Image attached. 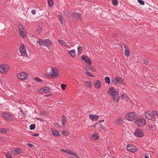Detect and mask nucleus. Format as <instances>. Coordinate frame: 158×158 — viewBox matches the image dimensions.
Segmentation results:
<instances>
[{"mask_svg":"<svg viewBox=\"0 0 158 158\" xmlns=\"http://www.w3.org/2000/svg\"><path fill=\"white\" fill-rule=\"evenodd\" d=\"M114 90H115V89L114 87H110L107 92V93L111 95L112 98L114 101L117 102L120 99V97L119 96L118 93Z\"/></svg>","mask_w":158,"mask_h":158,"instance_id":"1","label":"nucleus"},{"mask_svg":"<svg viewBox=\"0 0 158 158\" xmlns=\"http://www.w3.org/2000/svg\"><path fill=\"white\" fill-rule=\"evenodd\" d=\"M134 123L139 127H142L146 123L145 118L141 116L136 117L134 120Z\"/></svg>","mask_w":158,"mask_h":158,"instance_id":"2","label":"nucleus"},{"mask_svg":"<svg viewBox=\"0 0 158 158\" xmlns=\"http://www.w3.org/2000/svg\"><path fill=\"white\" fill-rule=\"evenodd\" d=\"M155 115H156L158 117V112L156 111H152V113L149 112L145 113V115L146 117L148 119L155 121L156 120Z\"/></svg>","mask_w":158,"mask_h":158,"instance_id":"3","label":"nucleus"},{"mask_svg":"<svg viewBox=\"0 0 158 158\" xmlns=\"http://www.w3.org/2000/svg\"><path fill=\"white\" fill-rule=\"evenodd\" d=\"M9 66L6 64H2L0 65V72L3 74H6L8 71Z\"/></svg>","mask_w":158,"mask_h":158,"instance_id":"4","label":"nucleus"},{"mask_svg":"<svg viewBox=\"0 0 158 158\" xmlns=\"http://www.w3.org/2000/svg\"><path fill=\"white\" fill-rule=\"evenodd\" d=\"M51 70L52 71L49 72V74L51 77L53 78L59 74V70L56 67L52 68Z\"/></svg>","mask_w":158,"mask_h":158,"instance_id":"5","label":"nucleus"},{"mask_svg":"<svg viewBox=\"0 0 158 158\" xmlns=\"http://www.w3.org/2000/svg\"><path fill=\"white\" fill-rule=\"evenodd\" d=\"M126 118L129 121H132L136 117V114L135 112H132L130 113H128L126 114Z\"/></svg>","mask_w":158,"mask_h":158,"instance_id":"6","label":"nucleus"},{"mask_svg":"<svg viewBox=\"0 0 158 158\" xmlns=\"http://www.w3.org/2000/svg\"><path fill=\"white\" fill-rule=\"evenodd\" d=\"M144 133L143 130L140 129H137L135 132V136L138 137H143L144 136Z\"/></svg>","mask_w":158,"mask_h":158,"instance_id":"7","label":"nucleus"},{"mask_svg":"<svg viewBox=\"0 0 158 158\" xmlns=\"http://www.w3.org/2000/svg\"><path fill=\"white\" fill-rule=\"evenodd\" d=\"M2 116L3 117L9 121H12L13 119L11 115L9 114L8 113L4 112L2 114Z\"/></svg>","mask_w":158,"mask_h":158,"instance_id":"8","label":"nucleus"},{"mask_svg":"<svg viewBox=\"0 0 158 158\" xmlns=\"http://www.w3.org/2000/svg\"><path fill=\"white\" fill-rule=\"evenodd\" d=\"M20 53L23 56H27V54L26 50L25 47L23 44L21 45L19 49Z\"/></svg>","mask_w":158,"mask_h":158,"instance_id":"9","label":"nucleus"},{"mask_svg":"<svg viewBox=\"0 0 158 158\" xmlns=\"http://www.w3.org/2000/svg\"><path fill=\"white\" fill-rule=\"evenodd\" d=\"M81 59L83 60L85 62L88 63L90 65L92 64L91 60L87 56L83 55L81 56Z\"/></svg>","mask_w":158,"mask_h":158,"instance_id":"10","label":"nucleus"},{"mask_svg":"<svg viewBox=\"0 0 158 158\" xmlns=\"http://www.w3.org/2000/svg\"><path fill=\"white\" fill-rule=\"evenodd\" d=\"M18 78L20 79L26 80L27 78V74L25 72H22L19 75V77H18Z\"/></svg>","mask_w":158,"mask_h":158,"instance_id":"11","label":"nucleus"},{"mask_svg":"<svg viewBox=\"0 0 158 158\" xmlns=\"http://www.w3.org/2000/svg\"><path fill=\"white\" fill-rule=\"evenodd\" d=\"M50 88L48 87L42 88L40 89L39 92L41 93H46L49 92Z\"/></svg>","mask_w":158,"mask_h":158,"instance_id":"12","label":"nucleus"},{"mask_svg":"<svg viewBox=\"0 0 158 158\" xmlns=\"http://www.w3.org/2000/svg\"><path fill=\"white\" fill-rule=\"evenodd\" d=\"M45 46L48 47L52 45V42L48 39H45Z\"/></svg>","mask_w":158,"mask_h":158,"instance_id":"13","label":"nucleus"},{"mask_svg":"<svg viewBox=\"0 0 158 158\" xmlns=\"http://www.w3.org/2000/svg\"><path fill=\"white\" fill-rule=\"evenodd\" d=\"M89 118L93 121H97L99 118L98 116L94 115L92 114H89Z\"/></svg>","mask_w":158,"mask_h":158,"instance_id":"14","label":"nucleus"},{"mask_svg":"<svg viewBox=\"0 0 158 158\" xmlns=\"http://www.w3.org/2000/svg\"><path fill=\"white\" fill-rule=\"evenodd\" d=\"M73 15L74 18L80 20L81 19V14L76 12H74L73 13Z\"/></svg>","mask_w":158,"mask_h":158,"instance_id":"15","label":"nucleus"},{"mask_svg":"<svg viewBox=\"0 0 158 158\" xmlns=\"http://www.w3.org/2000/svg\"><path fill=\"white\" fill-rule=\"evenodd\" d=\"M45 39L43 40L42 39H39L37 41V43H39L40 46H45Z\"/></svg>","mask_w":158,"mask_h":158,"instance_id":"16","label":"nucleus"},{"mask_svg":"<svg viewBox=\"0 0 158 158\" xmlns=\"http://www.w3.org/2000/svg\"><path fill=\"white\" fill-rule=\"evenodd\" d=\"M94 84L95 88L97 89L99 88L101 86V83L98 80L95 81L94 82Z\"/></svg>","mask_w":158,"mask_h":158,"instance_id":"17","label":"nucleus"},{"mask_svg":"<svg viewBox=\"0 0 158 158\" xmlns=\"http://www.w3.org/2000/svg\"><path fill=\"white\" fill-rule=\"evenodd\" d=\"M129 144L127 146V149L130 152H132L133 153L136 152L137 151L136 149V148H131V147H129Z\"/></svg>","mask_w":158,"mask_h":158,"instance_id":"18","label":"nucleus"},{"mask_svg":"<svg viewBox=\"0 0 158 158\" xmlns=\"http://www.w3.org/2000/svg\"><path fill=\"white\" fill-rule=\"evenodd\" d=\"M83 83L85 84V86L88 88H90L91 87V83L89 81H84Z\"/></svg>","mask_w":158,"mask_h":158,"instance_id":"19","label":"nucleus"},{"mask_svg":"<svg viewBox=\"0 0 158 158\" xmlns=\"http://www.w3.org/2000/svg\"><path fill=\"white\" fill-rule=\"evenodd\" d=\"M68 53L71 55L72 58H74L75 57L76 53L74 49H73L69 51Z\"/></svg>","mask_w":158,"mask_h":158,"instance_id":"20","label":"nucleus"},{"mask_svg":"<svg viewBox=\"0 0 158 158\" xmlns=\"http://www.w3.org/2000/svg\"><path fill=\"white\" fill-rule=\"evenodd\" d=\"M52 134L53 135L55 136H60V133L57 131H55V130L54 131H52Z\"/></svg>","mask_w":158,"mask_h":158,"instance_id":"21","label":"nucleus"},{"mask_svg":"<svg viewBox=\"0 0 158 158\" xmlns=\"http://www.w3.org/2000/svg\"><path fill=\"white\" fill-rule=\"evenodd\" d=\"M119 82L118 79L117 77L114 78L113 80L112 83L114 85H116Z\"/></svg>","mask_w":158,"mask_h":158,"instance_id":"22","label":"nucleus"},{"mask_svg":"<svg viewBox=\"0 0 158 158\" xmlns=\"http://www.w3.org/2000/svg\"><path fill=\"white\" fill-rule=\"evenodd\" d=\"M66 117L65 115H63L62 118V123L63 126H64L65 123H66V121H65Z\"/></svg>","mask_w":158,"mask_h":158,"instance_id":"23","label":"nucleus"},{"mask_svg":"<svg viewBox=\"0 0 158 158\" xmlns=\"http://www.w3.org/2000/svg\"><path fill=\"white\" fill-rule=\"evenodd\" d=\"M118 78L119 81L118 82L123 85H124L125 83L124 80L122 78L120 77H119Z\"/></svg>","mask_w":158,"mask_h":158,"instance_id":"24","label":"nucleus"},{"mask_svg":"<svg viewBox=\"0 0 158 158\" xmlns=\"http://www.w3.org/2000/svg\"><path fill=\"white\" fill-rule=\"evenodd\" d=\"M105 82L108 84L110 83V78L108 77H106L105 78Z\"/></svg>","mask_w":158,"mask_h":158,"instance_id":"25","label":"nucleus"},{"mask_svg":"<svg viewBox=\"0 0 158 158\" xmlns=\"http://www.w3.org/2000/svg\"><path fill=\"white\" fill-rule=\"evenodd\" d=\"M92 138L94 140H97L99 138L98 136V135L94 134L92 135Z\"/></svg>","mask_w":158,"mask_h":158,"instance_id":"26","label":"nucleus"},{"mask_svg":"<svg viewBox=\"0 0 158 158\" xmlns=\"http://www.w3.org/2000/svg\"><path fill=\"white\" fill-rule=\"evenodd\" d=\"M123 122V119L121 118H120L119 119L118 121L117 122V124L118 125H121L122 124V123Z\"/></svg>","mask_w":158,"mask_h":158,"instance_id":"27","label":"nucleus"},{"mask_svg":"<svg viewBox=\"0 0 158 158\" xmlns=\"http://www.w3.org/2000/svg\"><path fill=\"white\" fill-rule=\"evenodd\" d=\"M24 30H22V31H19L20 36L23 38H24L26 36L25 34L24 33Z\"/></svg>","mask_w":158,"mask_h":158,"instance_id":"28","label":"nucleus"},{"mask_svg":"<svg viewBox=\"0 0 158 158\" xmlns=\"http://www.w3.org/2000/svg\"><path fill=\"white\" fill-rule=\"evenodd\" d=\"M130 54V52L128 49H125V50L124 55L125 56L128 57L129 56Z\"/></svg>","mask_w":158,"mask_h":158,"instance_id":"29","label":"nucleus"},{"mask_svg":"<svg viewBox=\"0 0 158 158\" xmlns=\"http://www.w3.org/2000/svg\"><path fill=\"white\" fill-rule=\"evenodd\" d=\"M42 28L43 27L42 25H40L39 27L37 29V31L39 33H40L42 31Z\"/></svg>","mask_w":158,"mask_h":158,"instance_id":"30","label":"nucleus"},{"mask_svg":"<svg viewBox=\"0 0 158 158\" xmlns=\"http://www.w3.org/2000/svg\"><path fill=\"white\" fill-rule=\"evenodd\" d=\"M48 3L50 7L52 6L53 5V2L52 0H48Z\"/></svg>","mask_w":158,"mask_h":158,"instance_id":"31","label":"nucleus"},{"mask_svg":"<svg viewBox=\"0 0 158 158\" xmlns=\"http://www.w3.org/2000/svg\"><path fill=\"white\" fill-rule=\"evenodd\" d=\"M121 98H126L127 99H129L127 95V94H123L121 95Z\"/></svg>","mask_w":158,"mask_h":158,"instance_id":"32","label":"nucleus"},{"mask_svg":"<svg viewBox=\"0 0 158 158\" xmlns=\"http://www.w3.org/2000/svg\"><path fill=\"white\" fill-rule=\"evenodd\" d=\"M15 149H16V150H15V151H14L15 152H16V153L17 154H19L20 153L21 151H20V148H16Z\"/></svg>","mask_w":158,"mask_h":158,"instance_id":"33","label":"nucleus"},{"mask_svg":"<svg viewBox=\"0 0 158 158\" xmlns=\"http://www.w3.org/2000/svg\"><path fill=\"white\" fill-rule=\"evenodd\" d=\"M112 3L114 5H117L118 3L117 0H112Z\"/></svg>","mask_w":158,"mask_h":158,"instance_id":"34","label":"nucleus"},{"mask_svg":"<svg viewBox=\"0 0 158 158\" xmlns=\"http://www.w3.org/2000/svg\"><path fill=\"white\" fill-rule=\"evenodd\" d=\"M83 47L82 46H81L78 47V53H81L83 50Z\"/></svg>","mask_w":158,"mask_h":158,"instance_id":"35","label":"nucleus"},{"mask_svg":"<svg viewBox=\"0 0 158 158\" xmlns=\"http://www.w3.org/2000/svg\"><path fill=\"white\" fill-rule=\"evenodd\" d=\"M35 127V125L34 124H32L30 126V129L31 130H34Z\"/></svg>","mask_w":158,"mask_h":158,"instance_id":"36","label":"nucleus"},{"mask_svg":"<svg viewBox=\"0 0 158 158\" xmlns=\"http://www.w3.org/2000/svg\"><path fill=\"white\" fill-rule=\"evenodd\" d=\"M63 134L64 135H68L69 132L68 131L64 130L62 131Z\"/></svg>","mask_w":158,"mask_h":158,"instance_id":"37","label":"nucleus"},{"mask_svg":"<svg viewBox=\"0 0 158 158\" xmlns=\"http://www.w3.org/2000/svg\"><path fill=\"white\" fill-rule=\"evenodd\" d=\"M0 131L2 133H6L7 132L6 130L4 128H2L0 129Z\"/></svg>","mask_w":158,"mask_h":158,"instance_id":"38","label":"nucleus"},{"mask_svg":"<svg viewBox=\"0 0 158 158\" xmlns=\"http://www.w3.org/2000/svg\"><path fill=\"white\" fill-rule=\"evenodd\" d=\"M138 2L142 5H144V2L143 0H138Z\"/></svg>","mask_w":158,"mask_h":158,"instance_id":"39","label":"nucleus"},{"mask_svg":"<svg viewBox=\"0 0 158 158\" xmlns=\"http://www.w3.org/2000/svg\"><path fill=\"white\" fill-rule=\"evenodd\" d=\"M37 82H42V80L40 79L39 77H35L34 79Z\"/></svg>","mask_w":158,"mask_h":158,"instance_id":"40","label":"nucleus"},{"mask_svg":"<svg viewBox=\"0 0 158 158\" xmlns=\"http://www.w3.org/2000/svg\"><path fill=\"white\" fill-rule=\"evenodd\" d=\"M18 29L19 30L20 29H21L23 28V26L22 25L21 23H19L18 24Z\"/></svg>","mask_w":158,"mask_h":158,"instance_id":"41","label":"nucleus"},{"mask_svg":"<svg viewBox=\"0 0 158 158\" xmlns=\"http://www.w3.org/2000/svg\"><path fill=\"white\" fill-rule=\"evenodd\" d=\"M61 86L62 89L64 90L65 89L66 85H64L63 84H62L61 85Z\"/></svg>","mask_w":158,"mask_h":158,"instance_id":"42","label":"nucleus"},{"mask_svg":"<svg viewBox=\"0 0 158 158\" xmlns=\"http://www.w3.org/2000/svg\"><path fill=\"white\" fill-rule=\"evenodd\" d=\"M91 68L90 65L89 64V65H88L86 66L85 67V69L86 70H89L91 69Z\"/></svg>","mask_w":158,"mask_h":158,"instance_id":"43","label":"nucleus"},{"mask_svg":"<svg viewBox=\"0 0 158 158\" xmlns=\"http://www.w3.org/2000/svg\"><path fill=\"white\" fill-rule=\"evenodd\" d=\"M86 74L87 75H88L89 76L91 77H94V75H92L89 72L87 71L86 72Z\"/></svg>","mask_w":158,"mask_h":158,"instance_id":"44","label":"nucleus"},{"mask_svg":"<svg viewBox=\"0 0 158 158\" xmlns=\"http://www.w3.org/2000/svg\"><path fill=\"white\" fill-rule=\"evenodd\" d=\"M154 127V126H153L152 125H149L148 126V128L150 131L152 130V129Z\"/></svg>","mask_w":158,"mask_h":158,"instance_id":"45","label":"nucleus"},{"mask_svg":"<svg viewBox=\"0 0 158 158\" xmlns=\"http://www.w3.org/2000/svg\"><path fill=\"white\" fill-rule=\"evenodd\" d=\"M6 156L8 158H11L12 156L9 153H7L6 154Z\"/></svg>","mask_w":158,"mask_h":158,"instance_id":"46","label":"nucleus"},{"mask_svg":"<svg viewBox=\"0 0 158 158\" xmlns=\"http://www.w3.org/2000/svg\"><path fill=\"white\" fill-rule=\"evenodd\" d=\"M143 62L145 64L147 65L148 64V60H147V59H145L143 60Z\"/></svg>","mask_w":158,"mask_h":158,"instance_id":"47","label":"nucleus"},{"mask_svg":"<svg viewBox=\"0 0 158 158\" xmlns=\"http://www.w3.org/2000/svg\"><path fill=\"white\" fill-rule=\"evenodd\" d=\"M58 41L60 43V44H63V40H58Z\"/></svg>","mask_w":158,"mask_h":158,"instance_id":"48","label":"nucleus"},{"mask_svg":"<svg viewBox=\"0 0 158 158\" xmlns=\"http://www.w3.org/2000/svg\"><path fill=\"white\" fill-rule=\"evenodd\" d=\"M58 18L60 20H60H63V18L62 17V16L61 15H58Z\"/></svg>","mask_w":158,"mask_h":158,"instance_id":"49","label":"nucleus"},{"mask_svg":"<svg viewBox=\"0 0 158 158\" xmlns=\"http://www.w3.org/2000/svg\"><path fill=\"white\" fill-rule=\"evenodd\" d=\"M35 119H37V120H40V121H42V122H43V121H44L43 119H42L41 118H36Z\"/></svg>","mask_w":158,"mask_h":158,"instance_id":"50","label":"nucleus"},{"mask_svg":"<svg viewBox=\"0 0 158 158\" xmlns=\"http://www.w3.org/2000/svg\"><path fill=\"white\" fill-rule=\"evenodd\" d=\"M91 71L93 72H95L96 71V69L94 68H91L90 69Z\"/></svg>","mask_w":158,"mask_h":158,"instance_id":"51","label":"nucleus"},{"mask_svg":"<svg viewBox=\"0 0 158 158\" xmlns=\"http://www.w3.org/2000/svg\"><path fill=\"white\" fill-rule=\"evenodd\" d=\"M36 12V11L34 10H33L31 11L32 14L33 15H35V14Z\"/></svg>","mask_w":158,"mask_h":158,"instance_id":"52","label":"nucleus"},{"mask_svg":"<svg viewBox=\"0 0 158 158\" xmlns=\"http://www.w3.org/2000/svg\"><path fill=\"white\" fill-rule=\"evenodd\" d=\"M27 145L30 148H32L33 147V145L31 143H28Z\"/></svg>","mask_w":158,"mask_h":158,"instance_id":"53","label":"nucleus"},{"mask_svg":"<svg viewBox=\"0 0 158 158\" xmlns=\"http://www.w3.org/2000/svg\"><path fill=\"white\" fill-rule=\"evenodd\" d=\"M100 125L101 126V128L103 129V130H104L106 129L105 128H104V127L102 125V124H100Z\"/></svg>","mask_w":158,"mask_h":158,"instance_id":"54","label":"nucleus"},{"mask_svg":"<svg viewBox=\"0 0 158 158\" xmlns=\"http://www.w3.org/2000/svg\"><path fill=\"white\" fill-rule=\"evenodd\" d=\"M39 134L37 133V134H34L32 135V136H39Z\"/></svg>","mask_w":158,"mask_h":158,"instance_id":"55","label":"nucleus"},{"mask_svg":"<svg viewBox=\"0 0 158 158\" xmlns=\"http://www.w3.org/2000/svg\"><path fill=\"white\" fill-rule=\"evenodd\" d=\"M55 126H56V127H60V126L59 127V124L58 123H55Z\"/></svg>","mask_w":158,"mask_h":158,"instance_id":"56","label":"nucleus"},{"mask_svg":"<svg viewBox=\"0 0 158 158\" xmlns=\"http://www.w3.org/2000/svg\"><path fill=\"white\" fill-rule=\"evenodd\" d=\"M74 156L77 158H79V156L78 155H77V154H76L74 155Z\"/></svg>","mask_w":158,"mask_h":158,"instance_id":"57","label":"nucleus"},{"mask_svg":"<svg viewBox=\"0 0 158 158\" xmlns=\"http://www.w3.org/2000/svg\"><path fill=\"white\" fill-rule=\"evenodd\" d=\"M60 150L61 151L64 152L65 153L67 152V151L65 150L64 149H62L61 150Z\"/></svg>","mask_w":158,"mask_h":158,"instance_id":"58","label":"nucleus"},{"mask_svg":"<svg viewBox=\"0 0 158 158\" xmlns=\"http://www.w3.org/2000/svg\"><path fill=\"white\" fill-rule=\"evenodd\" d=\"M118 34L117 33H115L114 34L113 36L115 37H116L118 36Z\"/></svg>","mask_w":158,"mask_h":158,"instance_id":"59","label":"nucleus"},{"mask_svg":"<svg viewBox=\"0 0 158 158\" xmlns=\"http://www.w3.org/2000/svg\"><path fill=\"white\" fill-rule=\"evenodd\" d=\"M104 120H99L98 121V122L100 123L101 122H104Z\"/></svg>","mask_w":158,"mask_h":158,"instance_id":"60","label":"nucleus"},{"mask_svg":"<svg viewBox=\"0 0 158 158\" xmlns=\"http://www.w3.org/2000/svg\"><path fill=\"white\" fill-rule=\"evenodd\" d=\"M71 152L67 151V152L66 153H68L69 154H71Z\"/></svg>","mask_w":158,"mask_h":158,"instance_id":"61","label":"nucleus"},{"mask_svg":"<svg viewBox=\"0 0 158 158\" xmlns=\"http://www.w3.org/2000/svg\"><path fill=\"white\" fill-rule=\"evenodd\" d=\"M51 95H45V96L48 97L50 96Z\"/></svg>","mask_w":158,"mask_h":158,"instance_id":"62","label":"nucleus"},{"mask_svg":"<svg viewBox=\"0 0 158 158\" xmlns=\"http://www.w3.org/2000/svg\"><path fill=\"white\" fill-rule=\"evenodd\" d=\"M75 153V152H71V154H71V155H75V154H74Z\"/></svg>","mask_w":158,"mask_h":158,"instance_id":"63","label":"nucleus"},{"mask_svg":"<svg viewBox=\"0 0 158 158\" xmlns=\"http://www.w3.org/2000/svg\"><path fill=\"white\" fill-rule=\"evenodd\" d=\"M145 158H149L148 156H147L145 155Z\"/></svg>","mask_w":158,"mask_h":158,"instance_id":"64","label":"nucleus"}]
</instances>
